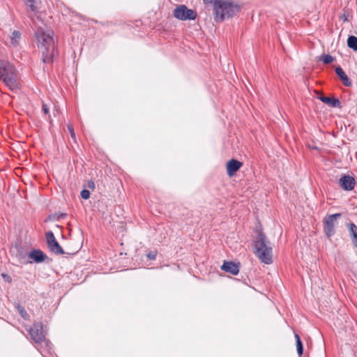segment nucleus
Returning <instances> with one entry per match:
<instances>
[{"label":"nucleus","mask_w":357,"mask_h":357,"mask_svg":"<svg viewBox=\"0 0 357 357\" xmlns=\"http://www.w3.org/2000/svg\"><path fill=\"white\" fill-rule=\"evenodd\" d=\"M33 24L36 27L35 32L38 46L40 48L43 53V63L52 62L55 52V43L53 38L54 33L52 30L43 24V26L38 24L36 19L29 13Z\"/></svg>","instance_id":"1"},{"label":"nucleus","mask_w":357,"mask_h":357,"mask_svg":"<svg viewBox=\"0 0 357 357\" xmlns=\"http://www.w3.org/2000/svg\"><path fill=\"white\" fill-rule=\"evenodd\" d=\"M0 80L13 91L20 88V79L15 66L2 60H0Z\"/></svg>","instance_id":"2"},{"label":"nucleus","mask_w":357,"mask_h":357,"mask_svg":"<svg viewBox=\"0 0 357 357\" xmlns=\"http://www.w3.org/2000/svg\"><path fill=\"white\" fill-rule=\"evenodd\" d=\"M255 255L264 264L272 263L271 243L262 231H259L255 241Z\"/></svg>","instance_id":"3"},{"label":"nucleus","mask_w":357,"mask_h":357,"mask_svg":"<svg viewBox=\"0 0 357 357\" xmlns=\"http://www.w3.org/2000/svg\"><path fill=\"white\" fill-rule=\"evenodd\" d=\"M239 10L237 5L227 0L214 1L213 13L216 22H222L226 17H233Z\"/></svg>","instance_id":"4"},{"label":"nucleus","mask_w":357,"mask_h":357,"mask_svg":"<svg viewBox=\"0 0 357 357\" xmlns=\"http://www.w3.org/2000/svg\"><path fill=\"white\" fill-rule=\"evenodd\" d=\"M174 16L182 21L194 20L197 17V13L194 10L189 9L185 5H180L174 9Z\"/></svg>","instance_id":"5"},{"label":"nucleus","mask_w":357,"mask_h":357,"mask_svg":"<svg viewBox=\"0 0 357 357\" xmlns=\"http://www.w3.org/2000/svg\"><path fill=\"white\" fill-rule=\"evenodd\" d=\"M341 213H335L328 215L324 220V232L328 237L333 236L335 233L337 220L340 218Z\"/></svg>","instance_id":"6"},{"label":"nucleus","mask_w":357,"mask_h":357,"mask_svg":"<svg viewBox=\"0 0 357 357\" xmlns=\"http://www.w3.org/2000/svg\"><path fill=\"white\" fill-rule=\"evenodd\" d=\"M31 339L36 344H41L45 342V337L43 331V325L41 323H35L29 331Z\"/></svg>","instance_id":"7"},{"label":"nucleus","mask_w":357,"mask_h":357,"mask_svg":"<svg viewBox=\"0 0 357 357\" xmlns=\"http://www.w3.org/2000/svg\"><path fill=\"white\" fill-rule=\"evenodd\" d=\"M46 241L47 246L52 252L56 255L63 254V250L56 240L52 231H50L46 233Z\"/></svg>","instance_id":"8"},{"label":"nucleus","mask_w":357,"mask_h":357,"mask_svg":"<svg viewBox=\"0 0 357 357\" xmlns=\"http://www.w3.org/2000/svg\"><path fill=\"white\" fill-rule=\"evenodd\" d=\"M339 183L341 188L347 191L353 190L356 185V181L354 177L345 174L340 178Z\"/></svg>","instance_id":"9"},{"label":"nucleus","mask_w":357,"mask_h":357,"mask_svg":"<svg viewBox=\"0 0 357 357\" xmlns=\"http://www.w3.org/2000/svg\"><path fill=\"white\" fill-rule=\"evenodd\" d=\"M28 257L36 263H41L48 259V257L40 250H33L29 253Z\"/></svg>","instance_id":"10"},{"label":"nucleus","mask_w":357,"mask_h":357,"mask_svg":"<svg viewBox=\"0 0 357 357\" xmlns=\"http://www.w3.org/2000/svg\"><path fill=\"white\" fill-rule=\"evenodd\" d=\"M242 166V162L235 160H230L227 165V171L229 176H233Z\"/></svg>","instance_id":"11"},{"label":"nucleus","mask_w":357,"mask_h":357,"mask_svg":"<svg viewBox=\"0 0 357 357\" xmlns=\"http://www.w3.org/2000/svg\"><path fill=\"white\" fill-rule=\"evenodd\" d=\"M222 270L225 272L231 273L232 275H237L239 272L238 266L232 261H225L221 266Z\"/></svg>","instance_id":"12"},{"label":"nucleus","mask_w":357,"mask_h":357,"mask_svg":"<svg viewBox=\"0 0 357 357\" xmlns=\"http://www.w3.org/2000/svg\"><path fill=\"white\" fill-rule=\"evenodd\" d=\"M319 99L324 103L333 107H340L341 106V103L337 98L321 96L319 97Z\"/></svg>","instance_id":"13"},{"label":"nucleus","mask_w":357,"mask_h":357,"mask_svg":"<svg viewBox=\"0 0 357 357\" xmlns=\"http://www.w3.org/2000/svg\"><path fill=\"white\" fill-rule=\"evenodd\" d=\"M347 227L349 230V236L352 239L354 245L357 248V226L353 222H349L347 225Z\"/></svg>","instance_id":"14"},{"label":"nucleus","mask_w":357,"mask_h":357,"mask_svg":"<svg viewBox=\"0 0 357 357\" xmlns=\"http://www.w3.org/2000/svg\"><path fill=\"white\" fill-rule=\"evenodd\" d=\"M335 73L337 75L340 77V79L343 82V84L346 86H351V82L347 77V75L345 74L342 68L340 66L335 68Z\"/></svg>","instance_id":"15"},{"label":"nucleus","mask_w":357,"mask_h":357,"mask_svg":"<svg viewBox=\"0 0 357 357\" xmlns=\"http://www.w3.org/2000/svg\"><path fill=\"white\" fill-rule=\"evenodd\" d=\"M23 1L29 7L30 10L32 13H35L36 20H40V17L36 15V13L38 10V8L37 6V0H23Z\"/></svg>","instance_id":"16"},{"label":"nucleus","mask_w":357,"mask_h":357,"mask_svg":"<svg viewBox=\"0 0 357 357\" xmlns=\"http://www.w3.org/2000/svg\"><path fill=\"white\" fill-rule=\"evenodd\" d=\"M20 33L18 31H14L10 36V43L13 46L17 47L20 40Z\"/></svg>","instance_id":"17"},{"label":"nucleus","mask_w":357,"mask_h":357,"mask_svg":"<svg viewBox=\"0 0 357 357\" xmlns=\"http://www.w3.org/2000/svg\"><path fill=\"white\" fill-rule=\"evenodd\" d=\"M347 45L349 48L354 50V51L357 50V37L354 36H349L347 39Z\"/></svg>","instance_id":"18"},{"label":"nucleus","mask_w":357,"mask_h":357,"mask_svg":"<svg viewBox=\"0 0 357 357\" xmlns=\"http://www.w3.org/2000/svg\"><path fill=\"white\" fill-rule=\"evenodd\" d=\"M295 337L296 339L297 352H298L299 356H301L303 354V347L302 342H301V340L300 339V337H299V335L298 334L295 335Z\"/></svg>","instance_id":"19"},{"label":"nucleus","mask_w":357,"mask_h":357,"mask_svg":"<svg viewBox=\"0 0 357 357\" xmlns=\"http://www.w3.org/2000/svg\"><path fill=\"white\" fill-rule=\"evenodd\" d=\"M321 60L325 64H328L332 63L334 61V58L329 54H324L322 55Z\"/></svg>","instance_id":"20"},{"label":"nucleus","mask_w":357,"mask_h":357,"mask_svg":"<svg viewBox=\"0 0 357 357\" xmlns=\"http://www.w3.org/2000/svg\"><path fill=\"white\" fill-rule=\"evenodd\" d=\"M16 308L18 312L24 319H26L28 318V314L26 313L25 309L23 307L20 306V305H17L16 306Z\"/></svg>","instance_id":"21"},{"label":"nucleus","mask_w":357,"mask_h":357,"mask_svg":"<svg viewBox=\"0 0 357 357\" xmlns=\"http://www.w3.org/2000/svg\"><path fill=\"white\" fill-rule=\"evenodd\" d=\"M81 197L84 199H88L90 197V192L88 190H82L80 193Z\"/></svg>","instance_id":"22"},{"label":"nucleus","mask_w":357,"mask_h":357,"mask_svg":"<svg viewBox=\"0 0 357 357\" xmlns=\"http://www.w3.org/2000/svg\"><path fill=\"white\" fill-rule=\"evenodd\" d=\"M17 257L20 262H24V261L26 259V254L23 251H19V253L17 255Z\"/></svg>","instance_id":"23"},{"label":"nucleus","mask_w":357,"mask_h":357,"mask_svg":"<svg viewBox=\"0 0 357 357\" xmlns=\"http://www.w3.org/2000/svg\"><path fill=\"white\" fill-rule=\"evenodd\" d=\"M156 255H157L156 251H151L146 255V257L150 260H154L156 257Z\"/></svg>","instance_id":"24"},{"label":"nucleus","mask_w":357,"mask_h":357,"mask_svg":"<svg viewBox=\"0 0 357 357\" xmlns=\"http://www.w3.org/2000/svg\"><path fill=\"white\" fill-rule=\"evenodd\" d=\"M68 131L70 132V136L73 139H75V132H74V129L73 128V126L71 125H68Z\"/></svg>","instance_id":"25"},{"label":"nucleus","mask_w":357,"mask_h":357,"mask_svg":"<svg viewBox=\"0 0 357 357\" xmlns=\"http://www.w3.org/2000/svg\"><path fill=\"white\" fill-rule=\"evenodd\" d=\"M43 111L44 112V114H47L49 113V107H47V105L46 104H43Z\"/></svg>","instance_id":"26"},{"label":"nucleus","mask_w":357,"mask_h":357,"mask_svg":"<svg viewBox=\"0 0 357 357\" xmlns=\"http://www.w3.org/2000/svg\"><path fill=\"white\" fill-rule=\"evenodd\" d=\"M2 276H3V278H5V280L6 281H8V282H10L11 281V279H10V278L8 275H7L6 274H2Z\"/></svg>","instance_id":"27"},{"label":"nucleus","mask_w":357,"mask_h":357,"mask_svg":"<svg viewBox=\"0 0 357 357\" xmlns=\"http://www.w3.org/2000/svg\"><path fill=\"white\" fill-rule=\"evenodd\" d=\"M341 18L344 20V21H347V17L345 13H344V15L341 17Z\"/></svg>","instance_id":"28"},{"label":"nucleus","mask_w":357,"mask_h":357,"mask_svg":"<svg viewBox=\"0 0 357 357\" xmlns=\"http://www.w3.org/2000/svg\"><path fill=\"white\" fill-rule=\"evenodd\" d=\"M89 188H94V183H92L91 184H89Z\"/></svg>","instance_id":"29"}]
</instances>
